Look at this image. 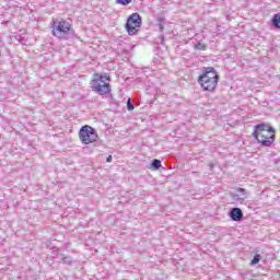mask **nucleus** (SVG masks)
Instances as JSON below:
<instances>
[{
  "label": "nucleus",
  "mask_w": 280,
  "mask_h": 280,
  "mask_svg": "<svg viewBox=\"0 0 280 280\" xmlns=\"http://www.w3.org/2000/svg\"><path fill=\"white\" fill-rule=\"evenodd\" d=\"M202 73L198 77L197 82L201 86L202 91L208 93H215L218 89V82H220V75L213 67H203Z\"/></svg>",
  "instance_id": "obj_1"
},
{
  "label": "nucleus",
  "mask_w": 280,
  "mask_h": 280,
  "mask_svg": "<svg viewBox=\"0 0 280 280\" xmlns=\"http://www.w3.org/2000/svg\"><path fill=\"white\" fill-rule=\"evenodd\" d=\"M51 27L52 35L59 38V40H67L75 34L73 26L67 20L54 21Z\"/></svg>",
  "instance_id": "obj_2"
},
{
  "label": "nucleus",
  "mask_w": 280,
  "mask_h": 280,
  "mask_svg": "<svg viewBox=\"0 0 280 280\" xmlns=\"http://www.w3.org/2000/svg\"><path fill=\"white\" fill-rule=\"evenodd\" d=\"M79 139L83 143V145H89V143H95L97 141V131L95 128L85 125L81 127L79 131Z\"/></svg>",
  "instance_id": "obj_3"
},
{
  "label": "nucleus",
  "mask_w": 280,
  "mask_h": 280,
  "mask_svg": "<svg viewBox=\"0 0 280 280\" xmlns=\"http://www.w3.org/2000/svg\"><path fill=\"white\" fill-rule=\"evenodd\" d=\"M262 148H270L275 143V129H269L255 138Z\"/></svg>",
  "instance_id": "obj_4"
},
{
  "label": "nucleus",
  "mask_w": 280,
  "mask_h": 280,
  "mask_svg": "<svg viewBox=\"0 0 280 280\" xmlns=\"http://www.w3.org/2000/svg\"><path fill=\"white\" fill-rule=\"evenodd\" d=\"M92 91L98 95H108L110 93V83H97V80H92Z\"/></svg>",
  "instance_id": "obj_5"
},
{
  "label": "nucleus",
  "mask_w": 280,
  "mask_h": 280,
  "mask_svg": "<svg viewBox=\"0 0 280 280\" xmlns=\"http://www.w3.org/2000/svg\"><path fill=\"white\" fill-rule=\"evenodd\" d=\"M270 129H273L271 126L267 124H259L254 127L253 137L257 138L260 135H264L265 132H270Z\"/></svg>",
  "instance_id": "obj_6"
},
{
  "label": "nucleus",
  "mask_w": 280,
  "mask_h": 280,
  "mask_svg": "<svg viewBox=\"0 0 280 280\" xmlns=\"http://www.w3.org/2000/svg\"><path fill=\"white\" fill-rule=\"evenodd\" d=\"M229 215L233 222H242L244 220V212L240 208H232Z\"/></svg>",
  "instance_id": "obj_7"
},
{
  "label": "nucleus",
  "mask_w": 280,
  "mask_h": 280,
  "mask_svg": "<svg viewBox=\"0 0 280 280\" xmlns=\"http://www.w3.org/2000/svg\"><path fill=\"white\" fill-rule=\"evenodd\" d=\"M233 200H236L237 202H244L248 196L246 195V189L238 188L236 189V192L232 194Z\"/></svg>",
  "instance_id": "obj_8"
},
{
  "label": "nucleus",
  "mask_w": 280,
  "mask_h": 280,
  "mask_svg": "<svg viewBox=\"0 0 280 280\" xmlns=\"http://www.w3.org/2000/svg\"><path fill=\"white\" fill-rule=\"evenodd\" d=\"M142 19L139 13H132L128 19H127V24L129 25H136L138 27H141Z\"/></svg>",
  "instance_id": "obj_9"
},
{
  "label": "nucleus",
  "mask_w": 280,
  "mask_h": 280,
  "mask_svg": "<svg viewBox=\"0 0 280 280\" xmlns=\"http://www.w3.org/2000/svg\"><path fill=\"white\" fill-rule=\"evenodd\" d=\"M125 27H126L129 36H135V34H137V32H139V27H141V26H136L135 24L126 23Z\"/></svg>",
  "instance_id": "obj_10"
},
{
  "label": "nucleus",
  "mask_w": 280,
  "mask_h": 280,
  "mask_svg": "<svg viewBox=\"0 0 280 280\" xmlns=\"http://www.w3.org/2000/svg\"><path fill=\"white\" fill-rule=\"evenodd\" d=\"M155 21L160 32H163L165 30V16H158Z\"/></svg>",
  "instance_id": "obj_11"
},
{
  "label": "nucleus",
  "mask_w": 280,
  "mask_h": 280,
  "mask_svg": "<svg viewBox=\"0 0 280 280\" xmlns=\"http://www.w3.org/2000/svg\"><path fill=\"white\" fill-rule=\"evenodd\" d=\"M271 23L273 27H276L277 30H280V13H277L273 15Z\"/></svg>",
  "instance_id": "obj_12"
},
{
  "label": "nucleus",
  "mask_w": 280,
  "mask_h": 280,
  "mask_svg": "<svg viewBox=\"0 0 280 280\" xmlns=\"http://www.w3.org/2000/svg\"><path fill=\"white\" fill-rule=\"evenodd\" d=\"M60 260L66 264V266H71L73 264V259L71 258V256H65L62 254H60Z\"/></svg>",
  "instance_id": "obj_13"
},
{
  "label": "nucleus",
  "mask_w": 280,
  "mask_h": 280,
  "mask_svg": "<svg viewBox=\"0 0 280 280\" xmlns=\"http://www.w3.org/2000/svg\"><path fill=\"white\" fill-rule=\"evenodd\" d=\"M97 84H106V80H110V77L107 75H98L96 79Z\"/></svg>",
  "instance_id": "obj_14"
},
{
  "label": "nucleus",
  "mask_w": 280,
  "mask_h": 280,
  "mask_svg": "<svg viewBox=\"0 0 280 280\" xmlns=\"http://www.w3.org/2000/svg\"><path fill=\"white\" fill-rule=\"evenodd\" d=\"M151 167H152V170H161V160L154 159L151 162Z\"/></svg>",
  "instance_id": "obj_15"
},
{
  "label": "nucleus",
  "mask_w": 280,
  "mask_h": 280,
  "mask_svg": "<svg viewBox=\"0 0 280 280\" xmlns=\"http://www.w3.org/2000/svg\"><path fill=\"white\" fill-rule=\"evenodd\" d=\"M259 261H261V255L256 254V255L254 256V258L252 259V261H250V266H257V264H258Z\"/></svg>",
  "instance_id": "obj_16"
},
{
  "label": "nucleus",
  "mask_w": 280,
  "mask_h": 280,
  "mask_svg": "<svg viewBox=\"0 0 280 280\" xmlns=\"http://www.w3.org/2000/svg\"><path fill=\"white\" fill-rule=\"evenodd\" d=\"M196 49H198L199 51H205L207 49V46L200 42H198L196 45H195Z\"/></svg>",
  "instance_id": "obj_17"
},
{
  "label": "nucleus",
  "mask_w": 280,
  "mask_h": 280,
  "mask_svg": "<svg viewBox=\"0 0 280 280\" xmlns=\"http://www.w3.org/2000/svg\"><path fill=\"white\" fill-rule=\"evenodd\" d=\"M116 3L119 5H130L132 3V0H116Z\"/></svg>",
  "instance_id": "obj_18"
},
{
  "label": "nucleus",
  "mask_w": 280,
  "mask_h": 280,
  "mask_svg": "<svg viewBox=\"0 0 280 280\" xmlns=\"http://www.w3.org/2000/svg\"><path fill=\"white\" fill-rule=\"evenodd\" d=\"M127 110H135V104H132L131 98H128L127 101Z\"/></svg>",
  "instance_id": "obj_19"
},
{
  "label": "nucleus",
  "mask_w": 280,
  "mask_h": 280,
  "mask_svg": "<svg viewBox=\"0 0 280 280\" xmlns=\"http://www.w3.org/2000/svg\"><path fill=\"white\" fill-rule=\"evenodd\" d=\"M106 162L107 163H113V155H108L107 159H106Z\"/></svg>",
  "instance_id": "obj_20"
},
{
  "label": "nucleus",
  "mask_w": 280,
  "mask_h": 280,
  "mask_svg": "<svg viewBox=\"0 0 280 280\" xmlns=\"http://www.w3.org/2000/svg\"><path fill=\"white\" fill-rule=\"evenodd\" d=\"M163 43H165V37L161 36V45H163Z\"/></svg>",
  "instance_id": "obj_21"
}]
</instances>
